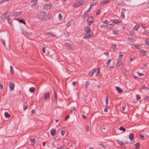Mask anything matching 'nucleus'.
I'll use <instances>...</instances> for the list:
<instances>
[{
  "instance_id": "nucleus-14",
  "label": "nucleus",
  "mask_w": 149,
  "mask_h": 149,
  "mask_svg": "<svg viewBox=\"0 0 149 149\" xmlns=\"http://www.w3.org/2000/svg\"><path fill=\"white\" fill-rule=\"evenodd\" d=\"M56 130L55 129H51L50 131L51 135L52 136H54L56 133Z\"/></svg>"
},
{
  "instance_id": "nucleus-52",
  "label": "nucleus",
  "mask_w": 149,
  "mask_h": 149,
  "mask_svg": "<svg viewBox=\"0 0 149 149\" xmlns=\"http://www.w3.org/2000/svg\"><path fill=\"white\" fill-rule=\"evenodd\" d=\"M129 33L131 35H133L134 34V32L132 31L129 32Z\"/></svg>"
},
{
  "instance_id": "nucleus-36",
  "label": "nucleus",
  "mask_w": 149,
  "mask_h": 149,
  "mask_svg": "<svg viewBox=\"0 0 149 149\" xmlns=\"http://www.w3.org/2000/svg\"><path fill=\"white\" fill-rule=\"evenodd\" d=\"M139 25L138 24H137L136 25L134 28V29L135 30H137L138 29L139 27Z\"/></svg>"
},
{
  "instance_id": "nucleus-19",
  "label": "nucleus",
  "mask_w": 149,
  "mask_h": 149,
  "mask_svg": "<svg viewBox=\"0 0 149 149\" xmlns=\"http://www.w3.org/2000/svg\"><path fill=\"white\" fill-rule=\"evenodd\" d=\"M116 90L118 91L119 93H120L122 91V90L120 88L118 87H116Z\"/></svg>"
},
{
  "instance_id": "nucleus-59",
  "label": "nucleus",
  "mask_w": 149,
  "mask_h": 149,
  "mask_svg": "<svg viewBox=\"0 0 149 149\" xmlns=\"http://www.w3.org/2000/svg\"><path fill=\"white\" fill-rule=\"evenodd\" d=\"M37 0H32V2L33 3H36Z\"/></svg>"
},
{
  "instance_id": "nucleus-38",
  "label": "nucleus",
  "mask_w": 149,
  "mask_h": 149,
  "mask_svg": "<svg viewBox=\"0 0 149 149\" xmlns=\"http://www.w3.org/2000/svg\"><path fill=\"white\" fill-rule=\"evenodd\" d=\"M19 22L22 23L24 24H26V23L24 22V20H23L22 19H19Z\"/></svg>"
},
{
  "instance_id": "nucleus-27",
  "label": "nucleus",
  "mask_w": 149,
  "mask_h": 149,
  "mask_svg": "<svg viewBox=\"0 0 149 149\" xmlns=\"http://www.w3.org/2000/svg\"><path fill=\"white\" fill-rule=\"evenodd\" d=\"M29 91L30 92L33 93L35 91V88L33 87L30 88L29 89Z\"/></svg>"
},
{
  "instance_id": "nucleus-46",
  "label": "nucleus",
  "mask_w": 149,
  "mask_h": 149,
  "mask_svg": "<svg viewBox=\"0 0 149 149\" xmlns=\"http://www.w3.org/2000/svg\"><path fill=\"white\" fill-rule=\"evenodd\" d=\"M140 25L141 27L143 28H144L146 27V26L145 24H141Z\"/></svg>"
},
{
  "instance_id": "nucleus-16",
  "label": "nucleus",
  "mask_w": 149,
  "mask_h": 149,
  "mask_svg": "<svg viewBox=\"0 0 149 149\" xmlns=\"http://www.w3.org/2000/svg\"><path fill=\"white\" fill-rule=\"evenodd\" d=\"M9 16V15L8 14H7V13H5L3 15H2L1 17L2 19H3L6 18V17H8Z\"/></svg>"
},
{
  "instance_id": "nucleus-22",
  "label": "nucleus",
  "mask_w": 149,
  "mask_h": 149,
  "mask_svg": "<svg viewBox=\"0 0 149 149\" xmlns=\"http://www.w3.org/2000/svg\"><path fill=\"white\" fill-rule=\"evenodd\" d=\"M140 144L139 143H137L135 144L136 149H138L139 148Z\"/></svg>"
},
{
  "instance_id": "nucleus-18",
  "label": "nucleus",
  "mask_w": 149,
  "mask_h": 149,
  "mask_svg": "<svg viewBox=\"0 0 149 149\" xmlns=\"http://www.w3.org/2000/svg\"><path fill=\"white\" fill-rule=\"evenodd\" d=\"M134 134L133 133H132L129 134V138L130 140H133L134 139Z\"/></svg>"
},
{
  "instance_id": "nucleus-43",
  "label": "nucleus",
  "mask_w": 149,
  "mask_h": 149,
  "mask_svg": "<svg viewBox=\"0 0 149 149\" xmlns=\"http://www.w3.org/2000/svg\"><path fill=\"white\" fill-rule=\"evenodd\" d=\"M57 149H65V148L63 146H61L57 148Z\"/></svg>"
},
{
  "instance_id": "nucleus-61",
  "label": "nucleus",
  "mask_w": 149,
  "mask_h": 149,
  "mask_svg": "<svg viewBox=\"0 0 149 149\" xmlns=\"http://www.w3.org/2000/svg\"><path fill=\"white\" fill-rule=\"evenodd\" d=\"M3 85L2 84H0V87L1 89H3Z\"/></svg>"
},
{
  "instance_id": "nucleus-56",
  "label": "nucleus",
  "mask_w": 149,
  "mask_h": 149,
  "mask_svg": "<svg viewBox=\"0 0 149 149\" xmlns=\"http://www.w3.org/2000/svg\"><path fill=\"white\" fill-rule=\"evenodd\" d=\"M125 106L124 105V106H123L122 107L121 109L122 111H124L125 109Z\"/></svg>"
},
{
  "instance_id": "nucleus-39",
  "label": "nucleus",
  "mask_w": 149,
  "mask_h": 149,
  "mask_svg": "<svg viewBox=\"0 0 149 149\" xmlns=\"http://www.w3.org/2000/svg\"><path fill=\"white\" fill-rule=\"evenodd\" d=\"M1 42L2 44L4 46H6V44L5 42V40L3 39H1Z\"/></svg>"
},
{
  "instance_id": "nucleus-26",
  "label": "nucleus",
  "mask_w": 149,
  "mask_h": 149,
  "mask_svg": "<svg viewBox=\"0 0 149 149\" xmlns=\"http://www.w3.org/2000/svg\"><path fill=\"white\" fill-rule=\"evenodd\" d=\"M22 12H18L15 13L14 15H15L17 16H18L21 15L22 14Z\"/></svg>"
},
{
  "instance_id": "nucleus-1",
  "label": "nucleus",
  "mask_w": 149,
  "mask_h": 149,
  "mask_svg": "<svg viewBox=\"0 0 149 149\" xmlns=\"http://www.w3.org/2000/svg\"><path fill=\"white\" fill-rule=\"evenodd\" d=\"M45 13L43 11H41L38 14V17L41 20L45 21L46 19L45 18Z\"/></svg>"
},
{
  "instance_id": "nucleus-4",
  "label": "nucleus",
  "mask_w": 149,
  "mask_h": 149,
  "mask_svg": "<svg viewBox=\"0 0 149 149\" xmlns=\"http://www.w3.org/2000/svg\"><path fill=\"white\" fill-rule=\"evenodd\" d=\"M93 35V33L92 32H90L89 33L87 32L84 34L83 37L85 39H88L90 38Z\"/></svg>"
},
{
  "instance_id": "nucleus-55",
  "label": "nucleus",
  "mask_w": 149,
  "mask_h": 149,
  "mask_svg": "<svg viewBox=\"0 0 149 149\" xmlns=\"http://www.w3.org/2000/svg\"><path fill=\"white\" fill-rule=\"evenodd\" d=\"M113 32L115 35H117L118 34V32L116 31H113Z\"/></svg>"
},
{
  "instance_id": "nucleus-5",
  "label": "nucleus",
  "mask_w": 149,
  "mask_h": 149,
  "mask_svg": "<svg viewBox=\"0 0 149 149\" xmlns=\"http://www.w3.org/2000/svg\"><path fill=\"white\" fill-rule=\"evenodd\" d=\"M94 20V18L93 17H89L87 20V23L89 25H90L93 22Z\"/></svg>"
},
{
  "instance_id": "nucleus-63",
  "label": "nucleus",
  "mask_w": 149,
  "mask_h": 149,
  "mask_svg": "<svg viewBox=\"0 0 149 149\" xmlns=\"http://www.w3.org/2000/svg\"><path fill=\"white\" fill-rule=\"evenodd\" d=\"M109 26H110V28H112L113 26V25L112 24H111L109 25Z\"/></svg>"
},
{
  "instance_id": "nucleus-34",
  "label": "nucleus",
  "mask_w": 149,
  "mask_h": 149,
  "mask_svg": "<svg viewBox=\"0 0 149 149\" xmlns=\"http://www.w3.org/2000/svg\"><path fill=\"white\" fill-rule=\"evenodd\" d=\"M13 72H13V67L11 65H10V72L11 74H13Z\"/></svg>"
},
{
  "instance_id": "nucleus-41",
  "label": "nucleus",
  "mask_w": 149,
  "mask_h": 149,
  "mask_svg": "<svg viewBox=\"0 0 149 149\" xmlns=\"http://www.w3.org/2000/svg\"><path fill=\"white\" fill-rule=\"evenodd\" d=\"M119 129L120 130H122L123 132H125V129L122 126H121Z\"/></svg>"
},
{
  "instance_id": "nucleus-25",
  "label": "nucleus",
  "mask_w": 149,
  "mask_h": 149,
  "mask_svg": "<svg viewBox=\"0 0 149 149\" xmlns=\"http://www.w3.org/2000/svg\"><path fill=\"white\" fill-rule=\"evenodd\" d=\"M31 142L32 145H34L35 144V139H31L30 140Z\"/></svg>"
},
{
  "instance_id": "nucleus-21",
  "label": "nucleus",
  "mask_w": 149,
  "mask_h": 149,
  "mask_svg": "<svg viewBox=\"0 0 149 149\" xmlns=\"http://www.w3.org/2000/svg\"><path fill=\"white\" fill-rule=\"evenodd\" d=\"M122 64V62L120 61V62L119 61L116 64V67L117 68L118 67L120 66Z\"/></svg>"
},
{
  "instance_id": "nucleus-28",
  "label": "nucleus",
  "mask_w": 149,
  "mask_h": 149,
  "mask_svg": "<svg viewBox=\"0 0 149 149\" xmlns=\"http://www.w3.org/2000/svg\"><path fill=\"white\" fill-rule=\"evenodd\" d=\"M89 83H90L89 81H86V84H85V87L86 88H88V86L89 85Z\"/></svg>"
},
{
  "instance_id": "nucleus-3",
  "label": "nucleus",
  "mask_w": 149,
  "mask_h": 149,
  "mask_svg": "<svg viewBox=\"0 0 149 149\" xmlns=\"http://www.w3.org/2000/svg\"><path fill=\"white\" fill-rule=\"evenodd\" d=\"M83 4V1L80 0L73 3L72 6L74 7H78Z\"/></svg>"
},
{
  "instance_id": "nucleus-64",
  "label": "nucleus",
  "mask_w": 149,
  "mask_h": 149,
  "mask_svg": "<svg viewBox=\"0 0 149 149\" xmlns=\"http://www.w3.org/2000/svg\"><path fill=\"white\" fill-rule=\"evenodd\" d=\"M36 4V3H34L33 4H32L31 6V7H32L33 8L35 7L36 6V5H35Z\"/></svg>"
},
{
  "instance_id": "nucleus-53",
  "label": "nucleus",
  "mask_w": 149,
  "mask_h": 149,
  "mask_svg": "<svg viewBox=\"0 0 149 149\" xmlns=\"http://www.w3.org/2000/svg\"><path fill=\"white\" fill-rule=\"evenodd\" d=\"M65 133V132L64 131L62 130L61 131V134L62 136H63Z\"/></svg>"
},
{
  "instance_id": "nucleus-11",
  "label": "nucleus",
  "mask_w": 149,
  "mask_h": 149,
  "mask_svg": "<svg viewBox=\"0 0 149 149\" xmlns=\"http://www.w3.org/2000/svg\"><path fill=\"white\" fill-rule=\"evenodd\" d=\"M111 22H112L113 23H120L121 22V21L120 19H114V20H111Z\"/></svg>"
},
{
  "instance_id": "nucleus-40",
  "label": "nucleus",
  "mask_w": 149,
  "mask_h": 149,
  "mask_svg": "<svg viewBox=\"0 0 149 149\" xmlns=\"http://www.w3.org/2000/svg\"><path fill=\"white\" fill-rule=\"evenodd\" d=\"M145 42L147 45H149V38L146 39L145 41Z\"/></svg>"
},
{
  "instance_id": "nucleus-48",
  "label": "nucleus",
  "mask_w": 149,
  "mask_h": 149,
  "mask_svg": "<svg viewBox=\"0 0 149 149\" xmlns=\"http://www.w3.org/2000/svg\"><path fill=\"white\" fill-rule=\"evenodd\" d=\"M120 16L122 18H124V15L123 12H121V13Z\"/></svg>"
},
{
  "instance_id": "nucleus-15",
  "label": "nucleus",
  "mask_w": 149,
  "mask_h": 149,
  "mask_svg": "<svg viewBox=\"0 0 149 149\" xmlns=\"http://www.w3.org/2000/svg\"><path fill=\"white\" fill-rule=\"evenodd\" d=\"M110 1V0H104L102 1L101 4L102 5H104L108 3Z\"/></svg>"
},
{
  "instance_id": "nucleus-24",
  "label": "nucleus",
  "mask_w": 149,
  "mask_h": 149,
  "mask_svg": "<svg viewBox=\"0 0 149 149\" xmlns=\"http://www.w3.org/2000/svg\"><path fill=\"white\" fill-rule=\"evenodd\" d=\"M119 57L118 58L119 60H120L123 57V53L120 52V53L119 54Z\"/></svg>"
},
{
  "instance_id": "nucleus-54",
  "label": "nucleus",
  "mask_w": 149,
  "mask_h": 149,
  "mask_svg": "<svg viewBox=\"0 0 149 149\" xmlns=\"http://www.w3.org/2000/svg\"><path fill=\"white\" fill-rule=\"evenodd\" d=\"M134 57L133 56H130V59L131 60H133V59H134Z\"/></svg>"
},
{
  "instance_id": "nucleus-12",
  "label": "nucleus",
  "mask_w": 149,
  "mask_h": 149,
  "mask_svg": "<svg viewBox=\"0 0 149 149\" xmlns=\"http://www.w3.org/2000/svg\"><path fill=\"white\" fill-rule=\"evenodd\" d=\"M98 3V1L97 0H93L91 3V6H93L95 5Z\"/></svg>"
},
{
  "instance_id": "nucleus-20",
  "label": "nucleus",
  "mask_w": 149,
  "mask_h": 149,
  "mask_svg": "<svg viewBox=\"0 0 149 149\" xmlns=\"http://www.w3.org/2000/svg\"><path fill=\"white\" fill-rule=\"evenodd\" d=\"M90 128L88 125L86 126L85 127V130L86 132H88L90 130Z\"/></svg>"
},
{
  "instance_id": "nucleus-50",
  "label": "nucleus",
  "mask_w": 149,
  "mask_h": 149,
  "mask_svg": "<svg viewBox=\"0 0 149 149\" xmlns=\"http://www.w3.org/2000/svg\"><path fill=\"white\" fill-rule=\"evenodd\" d=\"M137 74L140 76H142L143 75V74L139 72H137Z\"/></svg>"
},
{
  "instance_id": "nucleus-62",
  "label": "nucleus",
  "mask_w": 149,
  "mask_h": 149,
  "mask_svg": "<svg viewBox=\"0 0 149 149\" xmlns=\"http://www.w3.org/2000/svg\"><path fill=\"white\" fill-rule=\"evenodd\" d=\"M77 83V82H73L72 83V84L74 86H75L76 85Z\"/></svg>"
},
{
  "instance_id": "nucleus-17",
  "label": "nucleus",
  "mask_w": 149,
  "mask_h": 149,
  "mask_svg": "<svg viewBox=\"0 0 149 149\" xmlns=\"http://www.w3.org/2000/svg\"><path fill=\"white\" fill-rule=\"evenodd\" d=\"M84 29L86 32H91V29L88 26H86L84 28Z\"/></svg>"
},
{
  "instance_id": "nucleus-10",
  "label": "nucleus",
  "mask_w": 149,
  "mask_h": 149,
  "mask_svg": "<svg viewBox=\"0 0 149 149\" xmlns=\"http://www.w3.org/2000/svg\"><path fill=\"white\" fill-rule=\"evenodd\" d=\"M44 96L45 100L48 99L49 97V92L45 93L44 94Z\"/></svg>"
},
{
  "instance_id": "nucleus-47",
  "label": "nucleus",
  "mask_w": 149,
  "mask_h": 149,
  "mask_svg": "<svg viewBox=\"0 0 149 149\" xmlns=\"http://www.w3.org/2000/svg\"><path fill=\"white\" fill-rule=\"evenodd\" d=\"M58 17H59L60 20H61L62 19V16L61 14L60 13H59Z\"/></svg>"
},
{
  "instance_id": "nucleus-29",
  "label": "nucleus",
  "mask_w": 149,
  "mask_h": 149,
  "mask_svg": "<svg viewBox=\"0 0 149 149\" xmlns=\"http://www.w3.org/2000/svg\"><path fill=\"white\" fill-rule=\"evenodd\" d=\"M4 115L5 117L7 118H9L10 117V115L7 112H5Z\"/></svg>"
},
{
  "instance_id": "nucleus-2",
  "label": "nucleus",
  "mask_w": 149,
  "mask_h": 149,
  "mask_svg": "<svg viewBox=\"0 0 149 149\" xmlns=\"http://www.w3.org/2000/svg\"><path fill=\"white\" fill-rule=\"evenodd\" d=\"M99 70H97V68H95L89 71L88 74L91 77L93 74L94 73H95V75L96 76H97L99 73Z\"/></svg>"
},
{
  "instance_id": "nucleus-37",
  "label": "nucleus",
  "mask_w": 149,
  "mask_h": 149,
  "mask_svg": "<svg viewBox=\"0 0 149 149\" xmlns=\"http://www.w3.org/2000/svg\"><path fill=\"white\" fill-rule=\"evenodd\" d=\"M98 145H100L101 147L103 148H104L105 147V146L104 143H99Z\"/></svg>"
},
{
  "instance_id": "nucleus-45",
  "label": "nucleus",
  "mask_w": 149,
  "mask_h": 149,
  "mask_svg": "<svg viewBox=\"0 0 149 149\" xmlns=\"http://www.w3.org/2000/svg\"><path fill=\"white\" fill-rule=\"evenodd\" d=\"M136 99L137 100H139L140 99V95H136Z\"/></svg>"
},
{
  "instance_id": "nucleus-8",
  "label": "nucleus",
  "mask_w": 149,
  "mask_h": 149,
  "mask_svg": "<svg viewBox=\"0 0 149 149\" xmlns=\"http://www.w3.org/2000/svg\"><path fill=\"white\" fill-rule=\"evenodd\" d=\"M9 86L10 91H12L14 90V84L13 82H10L9 83Z\"/></svg>"
},
{
  "instance_id": "nucleus-60",
  "label": "nucleus",
  "mask_w": 149,
  "mask_h": 149,
  "mask_svg": "<svg viewBox=\"0 0 149 149\" xmlns=\"http://www.w3.org/2000/svg\"><path fill=\"white\" fill-rule=\"evenodd\" d=\"M100 13V10H98L96 13V15H97L99 14Z\"/></svg>"
},
{
  "instance_id": "nucleus-13",
  "label": "nucleus",
  "mask_w": 149,
  "mask_h": 149,
  "mask_svg": "<svg viewBox=\"0 0 149 149\" xmlns=\"http://www.w3.org/2000/svg\"><path fill=\"white\" fill-rule=\"evenodd\" d=\"M74 23V21L73 20H71L69 21L66 24V25L67 27H68L70 26L71 25L73 24Z\"/></svg>"
},
{
  "instance_id": "nucleus-42",
  "label": "nucleus",
  "mask_w": 149,
  "mask_h": 149,
  "mask_svg": "<svg viewBox=\"0 0 149 149\" xmlns=\"http://www.w3.org/2000/svg\"><path fill=\"white\" fill-rule=\"evenodd\" d=\"M116 1L117 3L118 4H120L123 2V0H116Z\"/></svg>"
},
{
  "instance_id": "nucleus-51",
  "label": "nucleus",
  "mask_w": 149,
  "mask_h": 149,
  "mask_svg": "<svg viewBox=\"0 0 149 149\" xmlns=\"http://www.w3.org/2000/svg\"><path fill=\"white\" fill-rule=\"evenodd\" d=\"M149 100V96H146L144 98V100H145L147 101Z\"/></svg>"
},
{
  "instance_id": "nucleus-6",
  "label": "nucleus",
  "mask_w": 149,
  "mask_h": 149,
  "mask_svg": "<svg viewBox=\"0 0 149 149\" xmlns=\"http://www.w3.org/2000/svg\"><path fill=\"white\" fill-rule=\"evenodd\" d=\"M65 47L69 49H72L74 48V46L73 45L70 44L69 43H65Z\"/></svg>"
},
{
  "instance_id": "nucleus-30",
  "label": "nucleus",
  "mask_w": 149,
  "mask_h": 149,
  "mask_svg": "<svg viewBox=\"0 0 149 149\" xmlns=\"http://www.w3.org/2000/svg\"><path fill=\"white\" fill-rule=\"evenodd\" d=\"M111 47L113 49H115L116 48V46L115 44H112L111 45Z\"/></svg>"
},
{
  "instance_id": "nucleus-32",
  "label": "nucleus",
  "mask_w": 149,
  "mask_h": 149,
  "mask_svg": "<svg viewBox=\"0 0 149 149\" xmlns=\"http://www.w3.org/2000/svg\"><path fill=\"white\" fill-rule=\"evenodd\" d=\"M117 141L118 143L120 145H122L124 144V143L121 141H120L118 140H117Z\"/></svg>"
},
{
  "instance_id": "nucleus-57",
  "label": "nucleus",
  "mask_w": 149,
  "mask_h": 149,
  "mask_svg": "<svg viewBox=\"0 0 149 149\" xmlns=\"http://www.w3.org/2000/svg\"><path fill=\"white\" fill-rule=\"evenodd\" d=\"M28 107V105H26L25 106H24V110H25Z\"/></svg>"
},
{
  "instance_id": "nucleus-31",
  "label": "nucleus",
  "mask_w": 149,
  "mask_h": 149,
  "mask_svg": "<svg viewBox=\"0 0 149 149\" xmlns=\"http://www.w3.org/2000/svg\"><path fill=\"white\" fill-rule=\"evenodd\" d=\"M54 101L56 102V93L55 91L54 92Z\"/></svg>"
},
{
  "instance_id": "nucleus-23",
  "label": "nucleus",
  "mask_w": 149,
  "mask_h": 149,
  "mask_svg": "<svg viewBox=\"0 0 149 149\" xmlns=\"http://www.w3.org/2000/svg\"><path fill=\"white\" fill-rule=\"evenodd\" d=\"M146 52H147L146 51L143 50L139 51V52H140V53L142 54L143 55H144L146 54Z\"/></svg>"
},
{
  "instance_id": "nucleus-9",
  "label": "nucleus",
  "mask_w": 149,
  "mask_h": 149,
  "mask_svg": "<svg viewBox=\"0 0 149 149\" xmlns=\"http://www.w3.org/2000/svg\"><path fill=\"white\" fill-rule=\"evenodd\" d=\"M141 45H131V48L133 49H141Z\"/></svg>"
},
{
  "instance_id": "nucleus-7",
  "label": "nucleus",
  "mask_w": 149,
  "mask_h": 149,
  "mask_svg": "<svg viewBox=\"0 0 149 149\" xmlns=\"http://www.w3.org/2000/svg\"><path fill=\"white\" fill-rule=\"evenodd\" d=\"M51 4L50 3H47L45 4L43 7V8L45 10H48L50 9L51 7Z\"/></svg>"
},
{
  "instance_id": "nucleus-44",
  "label": "nucleus",
  "mask_w": 149,
  "mask_h": 149,
  "mask_svg": "<svg viewBox=\"0 0 149 149\" xmlns=\"http://www.w3.org/2000/svg\"><path fill=\"white\" fill-rule=\"evenodd\" d=\"M75 109L74 107H72L70 108V111L71 112L72 111L75 110Z\"/></svg>"
},
{
  "instance_id": "nucleus-35",
  "label": "nucleus",
  "mask_w": 149,
  "mask_h": 149,
  "mask_svg": "<svg viewBox=\"0 0 149 149\" xmlns=\"http://www.w3.org/2000/svg\"><path fill=\"white\" fill-rule=\"evenodd\" d=\"M128 39L129 41L132 42H134L136 41L135 39L132 38H129Z\"/></svg>"
},
{
  "instance_id": "nucleus-33",
  "label": "nucleus",
  "mask_w": 149,
  "mask_h": 149,
  "mask_svg": "<svg viewBox=\"0 0 149 149\" xmlns=\"http://www.w3.org/2000/svg\"><path fill=\"white\" fill-rule=\"evenodd\" d=\"M141 89H144L145 90H149V88L148 87H146L145 86H143L141 88Z\"/></svg>"
},
{
  "instance_id": "nucleus-58",
  "label": "nucleus",
  "mask_w": 149,
  "mask_h": 149,
  "mask_svg": "<svg viewBox=\"0 0 149 149\" xmlns=\"http://www.w3.org/2000/svg\"><path fill=\"white\" fill-rule=\"evenodd\" d=\"M104 54L105 55H106L107 56H109V53L108 52H104Z\"/></svg>"
},
{
  "instance_id": "nucleus-49",
  "label": "nucleus",
  "mask_w": 149,
  "mask_h": 149,
  "mask_svg": "<svg viewBox=\"0 0 149 149\" xmlns=\"http://www.w3.org/2000/svg\"><path fill=\"white\" fill-rule=\"evenodd\" d=\"M111 59H109L107 61V65H109L110 63V62L111 61Z\"/></svg>"
}]
</instances>
